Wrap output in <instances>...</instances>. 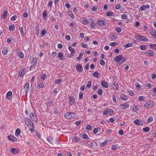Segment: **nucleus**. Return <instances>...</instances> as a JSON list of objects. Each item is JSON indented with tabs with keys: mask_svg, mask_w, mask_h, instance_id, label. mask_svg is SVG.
I'll use <instances>...</instances> for the list:
<instances>
[{
	"mask_svg": "<svg viewBox=\"0 0 156 156\" xmlns=\"http://www.w3.org/2000/svg\"><path fill=\"white\" fill-rule=\"evenodd\" d=\"M24 121L26 125L29 129L32 132L35 131V127L33 122L29 118L26 117L24 118Z\"/></svg>",
	"mask_w": 156,
	"mask_h": 156,
	"instance_id": "1",
	"label": "nucleus"
},
{
	"mask_svg": "<svg viewBox=\"0 0 156 156\" xmlns=\"http://www.w3.org/2000/svg\"><path fill=\"white\" fill-rule=\"evenodd\" d=\"M135 38L137 40L141 42H146L148 41V39L146 37L144 36L135 35Z\"/></svg>",
	"mask_w": 156,
	"mask_h": 156,
	"instance_id": "2",
	"label": "nucleus"
},
{
	"mask_svg": "<svg viewBox=\"0 0 156 156\" xmlns=\"http://www.w3.org/2000/svg\"><path fill=\"white\" fill-rule=\"evenodd\" d=\"M76 115V114L74 113L67 112L65 114L64 117L66 119H71L75 118Z\"/></svg>",
	"mask_w": 156,
	"mask_h": 156,
	"instance_id": "3",
	"label": "nucleus"
},
{
	"mask_svg": "<svg viewBox=\"0 0 156 156\" xmlns=\"http://www.w3.org/2000/svg\"><path fill=\"white\" fill-rule=\"evenodd\" d=\"M155 105V103L153 101H148L144 105V107L146 108H149L154 106Z\"/></svg>",
	"mask_w": 156,
	"mask_h": 156,
	"instance_id": "4",
	"label": "nucleus"
},
{
	"mask_svg": "<svg viewBox=\"0 0 156 156\" xmlns=\"http://www.w3.org/2000/svg\"><path fill=\"white\" fill-rule=\"evenodd\" d=\"M37 63V59L36 58H34L32 60L31 65L30 66V70L34 69Z\"/></svg>",
	"mask_w": 156,
	"mask_h": 156,
	"instance_id": "5",
	"label": "nucleus"
},
{
	"mask_svg": "<svg viewBox=\"0 0 156 156\" xmlns=\"http://www.w3.org/2000/svg\"><path fill=\"white\" fill-rule=\"evenodd\" d=\"M30 119L33 121L37 122L38 119L35 114L34 113H31L30 114Z\"/></svg>",
	"mask_w": 156,
	"mask_h": 156,
	"instance_id": "6",
	"label": "nucleus"
},
{
	"mask_svg": "<svg viewBox=\"0 0 156 156\" xmlns=\"http://www.w3.org/2000/svg\"><path fill=\"white\" fill-rule=\"evenodd\" d=\"M129 107V105L126 103L121 104L119 106V107L122 110L128 108Z\"/></svg>",
	"mask_w": 156,
	"mask_h": 156,
	"instance_id": "7",
	"label": "nucleus"
},
{
	"mask_svg": "<svg viewBox=\"0 0 156 156\" xmlns=\"http://www.w3.org/2000/svg\"><path fill=\"white\" fill-rule=\"evenodd\" d=\"M114 113L113 110L111 109H108L105 110L103 112V114L106 115L107 114H112Z\"/></svg>",
	"mask_w": 156,
	"mask_h": 156,
	"instance_id": "8",
	"label": "nucleus"
},
{
	"mask_svg": "<svg viewBox=\"0 0 156 156\" xmlns=\"http://www.w3.org/2000/svg\"><path fill=\"white\" fill-rule=\"evenodd\" d=\"M24 89L25 90V94H27L29 92L30 89V84L29 83H26L24 87Z\"/></svg>",
	"mask_w": 156,
	"mask_h": 156,
	"instance_id": "9",
	"label": "nucleus"
},
{
	"mask_svg": "<svg viewBox=\"0 0 156 156\" xmlns=\"http://www.w3.org/2000/svg\"><path fill=\"white\" fill-rule=\"evenodd\" d=\"M98 24L100 26H104L105 25L107 22L105 20H99L98 21Z\"/></svg>",
	"mask_w": 156,
	"mask_h": 156,
	"instance_id": "10",
	"label": "nucleus"
},
{
	"mask_svg": "<svg viewBox=\"0 0 156 156\" xmlns=\"http://www.w3.org/2000/svg\"><path fill=\"white\" fill-rule=\"evenodd\" d=\"M134 122V124L137 125L141 126L143 124V121L138 119L135 120Z\"/></svg>",
	"mask_w": 156,
	"mask_h": 156,
	"instance_id": "11",
	"label": "nucleus"
},
{
	"mask_svg": "<svg viewBox=\"0 0 156 156\" xmlns=\"http://www.w3.org/2000/svg\"><path fill=\"white\" fill-rule=\"evenodd\" d=\"M80 22L82 23L84 25H86L89 23V20H87L84 17L81 19Z\"/></svg>",
	"mask_w": 156,
	"mask_h": 156,
	"instance_id": "12",
	"label": "nucleus"
},
{
	"mask_svg": "<svg viewBox=\"0 0 156 156\" xmlns=\"http://www.w3.org/2000/svg\"><path fill=\"white\" fill-rule=\"evenodd\" d=\"M68 99L69 100V104L70 105H72L75 103V99L72 97L69 96L68 97Z\"/></svg>",
	"mask_w": 156,
	"mask_h": 156,
	"instance_id": "13",
	"label": "nucleus"
},
{
	"mask_svg": "<svg viewBox=\"0 0 156 156\" xmlns=\"http://www.w3.org/2000/svg\"><path fill=\"white\" fill-rule=\"evenodd\" d=\"M89 23H90V26L91 28L94 27L96 25V23H95L94 20L92 19H89Z\"/></svg>",
	"mask_w": 156,
	"mask_h": 156,
	"instance_id": "14",
	"label": "nucleus"
},
{
	"mask_svg": "<svg viewBox=\"0 0 156 156\" xmlns=\"http://www.w3.org/2000/svg\"><path fill=\"white\" fill-rule=\"evenodd\" d=\"M69 50L71 52V55L68 57L71 58L72 57V55H73L75 53V50L71 46H69L68 48Z\"/></svg>",
	"mask_w": 156,
	"mask_h": 156,
	"instance_id": "15",
	"label": "nucleus"
},
{
	"mask_svg": "<svg viewBox=\"0 0 156 156\" xmlns=\"http://www.w3.org/2000/svg\"><path fill=\"white\" fill-rule=\"evenodd\" d=\"M122 58L123 56L122 55H120L116 56L114 58V60L116 62H119L122 60Z\"/></svg>",
	"mask_w": 156,
	"mask_h": 156,
	"instance_id": "16",
	"label": "nucleus"
},
{
	"mask_svg": "<svg viewBox=\"0 0 156 156\" xmlns=\"http://www.w3.org/2000/svg\"><path fill=\"white\" fill-rule=\"evenodd\" d=\"M12 93L11 91H8L6 94V98L7 99L9 100L12 98Z\"/></svg>",
	"mask_w": 156,
	"mask_h": 156,
	"instance_id": "17",
	"label": "nucleus"
},
{
	"mask_svg": "<svg viewBox=\"0 0 156 156\" xmlns=\"http://www.w3.org/2000/svg\"><path fill=\"white\" fill-rule=\"evenodd\" d=\"M150 8V5L149 4H147L146 5H143L140 8V10L141 11L145 10L146 9H148Z\"/></svg>",
	"mask_w": 156,
	"mask_h": 156,
	"instance_id": "18",
	"label": "nucleus"
},
{
	"mask_svg": "<svg viewBox=\"0 0 156 156\" xmlns=\"http://www.w3.org/2000/svg\"><path fill=\"white\" fill-rule=\"evenodd\" d=\"M88 145L91 148H94L97 146V144L96 142H90L88 144Z\"/></svg>",
	"mask_w": 156,
	"mask_h": 156,
	"instance_id": "19",
	"label": "nucleus"
},
{
	"mask_svg": "<svg viewBox=\"0 0 156 156\" xmlns=\"http://www.w3.org/2000/svg\"><path fill=\"white\" fill-rule=\"evenodd\" d=\"M76 70L79 72H82L83 70L82 66L80 64L77 65L76 67Z\"/></svg>",
	"mask_w": 156,
	"mask_h": 156,
	"instance_id": "20",
	"label": "nucleus"
},
{
	"mask_svg": "<svg viewBox=\"0 0 156 156\" xmlns=\"http://www.w3.org/2000/svg\"><path fill=\"white\" fill-rule=\"evenodd\" d=\"M8 139L11 141L14 142L17 141V139L13 136L9 135L8 136Z\"/></svg>",
	"mask_w": 156,
	"mask_h": 156,
	"instance_id": "21",
	"label": "nucleus"
},
{
	"mask_svg": "<svg viewBox=\"0 0 156 156\" xmlns=\"http://www.w3.org/2000/svg\"><path fill=\"white\" fill-rule=\"evenodd\" d=\"M2 52L3 55H6L8 52V48L7 47L3 48L2 49Z\"/></svg>",
	"mask_w": 156,
	"mask_h": 156,
	"instance_id": "22",
	"label": "nucleus"
},
{
	"mask_svg": "<svg viewBox=\"0 0 156 156\" xmlns=\"http://www.w3.org/2000/svg\"><path fill=\"white\" fill-rule=\"evenodd\" d=\"M112 87L113 89L118 90L119 89V86L117 83L115 82H112Z\"/></svg>",
	"mask_w": 156,
	"mask_h": 156,
	"instance_id": "23",
	"label": "nucleus"
},
{
	"mask_svg": "<svg viewBox=\"0 0 156 156\" xmlns=\"http://www.w3.org/2000/svg\"><path fill=\"white\" fill-rule=\"evenodd\" d=\"M81 137L83 139H87L89 138V137L85 133H81L80 134Z\"/></svg>",
	"mask_w": 156,
	"mask_h": 156,
	"instance_id": "24",
	"label": "nucleus"
},
{
	"mask_svg": "<svg viewBox=\"0 0 156 156\" xmlns=\"http://www.w3.org/2000/svg\"><path fill=\"white\" fill-rule=\"evenodd\" d=\"M120 98L124 101H126L128 99V97L124 94H122L120 95Z\"/></svg>",
	"mask_w": 156,
	"mask_h": 156,
	"instance_id": "25",
	"label": "nucleus"
},
{
	"mask_svg": "<svg viewBox=\"0 0 156 156\" xmlns=\"http://www.w3.org/2000/svg\"><path fill=\"white\" fill-rule=\"evenodd\" d=\"M58 57L60 60H62L64 59V57L62 52L58 53Z\"/></svg>",
	"mask_w": 156,
	"mask_h": 156,
	"instance_id": "26",
	"label": "nucleus"
},
{
	"mask_svg": "<svg viewBox=\"0 0 156 156\" xmlns=\"http://www.w3.org/2000/svg\"><path fill=\"white\" fill-rule=\"evenodd\" d=\"M8 11L7 9H5L3 14L1 16V17L3 19H4L6 18L7 15Z\"/></svg>",
	"mask_w": 156,
	"mask_h": 156,
	"instance_id": "27",
	"label": "nucleus"
},
{
	"mask_svg": "<svg viewBox=\"0 0 156 156\" xmlns=\"http://www.w3.org/2000/svg\"><path fill=\"white\" fill-rule=\"evenodd\" d=\"M21 133V130L19 128L16 129L15 132V136L16 137L18 136Z\"/></svg>",
	"mask_w": 156,
	"mask_h": 156,
	"instance_id": "28",
	"label": "nucleus"
},
{
	"mask_svg": "<svg viewBox=\"0 0 156 156\" xmlns=\"http://www.w3.org/2000/svg\"><path fill=\"white\" fill-rule=\"evenodd\" d=\"M80 141V140L76 136L73 137L72 139V142L73 143H77Z\"/></svg>",
	"mask_w": 156,
	"mask_h": 156,
	"instance_id": "29",
	"label": "nucleus"
},
{
	"mask_svg": "<svg viewBox=\"0 0 156 156\" xmlns=\"http://www.w3.org/2000/svg\"><path fill=\"white\" fill-rule=\"evenodd\" d=\"M101 85L104 87L107 88L108 87V84L105 81H102L101 83Z\"/></svg>",
	"mask_w": 156,
	"mask_h": 156,
	"instance_id": "30",
	"label": "nucleus"
},
{
	"mask_svg": "<svg viewBox=\"0 0 156 156\" xmlns=\"http://www.w3.org/2000/svg\"><path fill=\"white\" fill-rule=\"evenodd\" d=\"M150 33L154 37L156 38V31L155 30H151Z\"/></svg>",
	"mask_w": 156,
	"mask_h": 156,
	"instance_id": "31",
	"label": "nucleus"
},
{
	"mask_svg": "<svg viewBox=\"0 0 156 156\" xmlns=\"http://www.w3.org/2000/svg\"><path fill=\"white\" fill-rule=\"evenodd\" d=\"M108 141L107 140H105L104 142L100 143V146L101 147H103L107 145Z\"/></svg>",
	"mask_w": 156,
	"mask_h": 156,
	"instance_id": "32",
	"label": "nucleus"
},
{
	"mask_svg": "<svg viewBox=\"0 0 156 156\" xmlns=\"http://www.w3.org/2000/svg\"><path fill=\"white\" fill-rule=\"evenodd\" d=\"M133 44L132 43H128L124 45L125 48H127L129 47H132L133 46Z\"/></svg>",
	"mask_w": 156,
	"mask_h": 156,
	"instance_id": "33",
	"label": "nucleus"
},
{
	"mask_svg": "<svg viewBox=\"0 0 156 156\" xmlns=\"http://www.w3.org/2000/svg\"><path fill=\"white\" fill-rule=\"evenodd\" d=\"M47 140L50 143L52 144L53 142L52 138L50 136L48 137L47 138Z\"/></svg>",
	"mask_w": 156,
	"mask_h": 156,
	"instance_id": "34",
	"label": "nucleus"
},
{
	"mask_svg": "<svg viewBox=\"0 0 156 156\" xmlns=\"http://www.w3.org/2000/svg\"><path fill=\"white\" fill-rule=\"evenodd\" d=\"M25 73V69H23L20 72L19 75L20 76H23Z\"/></svg>",
	"mask_w": 156,
	"mask_h": 156,
	"instance_id": "35",
	"label": "nucleus"
},
{
	"mask_svg": "<svg viewBox=\"0 0 156 156\" xmlns=\"http://www.w3.org/2000/svg\"><path fill=\"white\" fill-rule=\"evenodd\" d=\"M17 56L21 58H23L24 57V55L21 51H19L18 53Z\"/></svg>",
	"mask_w": 156,
	"mask_h": 156,
	"instance_id": "36",
	"label": "nucleus"
},
{
	"mask_svg": "<svg viewBox=\"0 0 156 156\" xmlns=\"http://www.w3.org/2000/svg\"><path fill=\"white\" fill-rule=\"evenodd\" d=\"M11 151L13 154H15L18 153V150L16 149L11 148Z\"/></svg>",
	"mask_w": 156,
	"mask_h": 156,
	"instance_id": "37",
	"label": "nucleus"
},
{
	"mask_svg": "<svg viewBox=\"0 0 156 156\" xmlns=\"http://www.w3.org/2000/svg\"><path fill=\"white\" fill-rule=\"evenodd\" d=\"M19 29L20 30L21 35L22 37H23L24 36V33L23 28L22 27H20Z\"/></svg>",
	"mask_w": 156,
	"mask_h": 156,
	"instance_id": "38",
	"label": "nucleus"
},
{
	"mask_svg": "<svg viewBox=\"0 0 156 156\" xmlns=\"http://www.w3.org/2000/svg\"><path fill=\"white\" fill-rule=\"evenodd\" d=\"M47 33V31L44 29L43 30L41 31V35L43 37Z\"/></svg>",
	"mask_w": 156,
	"mask_h": 156,
	"instance_id": "39",
	"label": "nucleus"
},
{
	"mask_svg": "<svg viewBox=\"0 0 156 156\" xmlns=\"http://www.w3.org/2000/svg\"><path fill=\"white\" fill-rule=\"evenodd\" d=\"M146 53L147 55H149L150 56H153V53L152 51L147 50L146 51Z\"/></svg>",
	"mask_w": 156,
	"mask_h": 156,
	"instance_id": "40",
	"label": "nucleus"
},
{
	"mask_svg": "<svg viewBox=\"0 0 156 156\" xmlns=\"http://www.w3.org/2000/svg\"><path fill=\"white\" fill-rule=\"evenodd\" d=\"M140 49L142 50H145L147 49V47L146 45H143L142 46H141L140 47Z\"/></svg>",
	"mask_w": 156,
	"mask_h": 156,
	"instance_id": "41",
	"label": "nucleus"
},
{
	"mask_svg": "<svg viewBox=\"0 0 156 156\" xmlns=\"http://www.w3.org/2000/svg\"><path fill=\"white\" fill-rule=\"evenodd\" d=\"M69 16L72 19H74L75 18L74 16L71 11H69L68 12Z\"/></svg>",
	"mask_w": 156,
	"mask_h": 156,
	"instance_id": "42",
	"label": "nucleus"
},
{
	"mask_svg": "<svg viewBox=\"0 0 156 156\" xmlns=\"http://www.w3.org/2000/svg\"><path fill=\"white\" fill-rule=\"evenodd\" d=\"M138 109V108L137 106H135L134 105L132 108V111L134 112H136Z\"/></svg>",
	"mask_w": 156,
	"mask_h": 156,
	"instance_id": "43",
	"label": "nucleus"
},
{
	"mask_svg": "<svg viewBox=\"0 0 156 156\" xmlns=\"http://www.w3.org/2000/svg\"><path fill=\"white\" fill-rule=\"evenodd\" d=\"M9 30L11 31H13L15 29V26L14 25H12L9 26Z\"/></svg>",
	"mask_w": 156,
	"mask_h": 156,
	"instance_id": "44",
	"label": "nucleus"
},
{
	"mask_svg": "<svg viewBox=\"0 0 156 156\" xmlns=\"http://www.w3.org/2000/svg\"><path fill=\"white\" fill-rule=\"evenodd\" d=\"M135 84L136 86V87L137 89H140V85L138 82H136Z\"/></svg>",
	"mask_w": 156,
	"mask_h": 156,
	"instance_id": "45",
	"label": "nucleus"
},
{
	"mask_svg": "<svg viewBox=\"0 0 156 156\" xmlns=\"http://www.w3.org/2000/svg\"><path fill=\"white\" fill-rule=\"evenodd\" d=\"M93 76L98 78L100 77L99 73L98 72H95L93 74Z\"/></svg>",
	"mask_w": 156,
	"mask_h": 156,
	"instance_id": "46",
	"label": "nucleus"
},
{
	"mask_svg": "<svg viewBox=\"0 0 156 156\" xmlns=\"http://www.w3.org/2000/svg\"><path fill=\"white\" fill-rule=\"evenodd\" d=\"M91 86V81H88L87 84V87L88 88H90Z\"/></svg>",
	"mask_w": 156,
	"mask_h": 156,
	"instance_id": "47",
	"label": "nucleus"
},
{
	"mask_svg": "<svg viewBox=\"0 0 156 156\" xmlns=\"http://www.w3.org/2000/svg\"><path fill=\"white\" fill-rule=\"evenodd\" d=\"M153 120V118L151 116L147 120V122L148 123H149L152 121Z\"/></svg>",
	"mask_w": 156,
	"mask_h": 156,
	"instance_id": "48",
	"label": "nucleus"
},
{
	"mask_svg": "<svg viewBox=\"0 0 156 156\" xmlns=\"http://www.w3.org/2000/svg\"><path fill=\"white\" fill-rule=\"evenodd\" d=\"M83 53L82 52H81L79 54V56L77 58V59L78 60H80L82 56L83 55Z\"/></svg>",
	"mask_w": 156,
	"mask_h": 156,
	"instance_id": "49",
	"label": "nucleus"
},
{
	"mask_svg": "<svg viewBox=\"0 0 156 156\" xmlns=\"http://www.w3.org/2000/svg\"><path fill=\"white\" fill-rule=\"evenodd\" d=\"M150 128L148 127H146L143 128V130L144 132H148L150 130Z\"/></svg>",
	"mask_w": 156,
	"mask_h": 156,
	"instance_id": "50",
	"label": "nucleus"
},
{
	"mask_svg": "<svg viewBox=\"0 0 156 156\" xmlns=\"http://www.w3.org/2000/svg\"><path fill=\"white\" fill-rule=\"evenodd\" d=\"M47 12L45 10H44L43 13V19H45L46 17Z\"/></svg>",
	"mask_w": 156,
	"mask_h": 156,
	"instance_id": "51",
	"label": "nucleus"
},
{
	"mask_svg": "<svg viewBox=\"0 0 156 156\" xmlns=\"http://www.w3.org/2000/svg\"><path fill=\"white\" fill-rule=\"evenodd\" d=\"M121 7V5L120 4H116L115 6V9H120Z\"/></svg>",
	"mask_w": 156,
	"mask_h": 156,
	"instance_id": "52",
	"label": "nucleus"
},
{
	"mask_svg": "<svg viewBox=\"0 0 156 156\" xmlns=\"http://www.w3.org/2000/svg\"><path fill=\"white\" fill-rule=\"evenodd\" d=\"M17 18V16L16 15L13 16L11 18V20L12 21L15 20Z\"/></svg>",
	"mask_w": 156,
	"mask_h": 156,
	"instance_id": "53",
	"label": "nucleus"
},
{
	"mask_svg": "<svg viewBox=\"0 0 156 156\" xmlns=\"http://www.w3.org/2000/svg\"><path fill=\"white\" fill-rule=\"evenodd\" d=\"M128 94L131 96H133L134 95V93L133 92V91L132 90H128Z\"/></svg>",
	"mask_w": 156,
	"mask_h": 156,
	"instance_id": "54",
	"label": "nucleus"
},
{
	"mask_svg": "<svg viewBox=\"0 0 156 156\" xmlns=\"http://www.w3.org/2000/svg\"><path fill=\"white\" fill-rule=\"evenodd\" d=\"M62 82V80L61 79H60L58 80H55V84H58L60 83H61Z\"/></svg>",
	"mask_w": 156,
	"mask_h": 156,
	"instance_id": "55",
	"label": "nucleus"
},
{
	"mask_svg": "<svg viewBox=\"0 0 156 156\" xmlns=\"http://www.w3.org/2000/svg\"><path fill=\"white\" fill-rule=\"evenodd\" d=\"M122 18L123 19L126 20L128 18L127 15L125 14H123L122 15Z\"/></svg>",
	"mask_w": 156,
	"mask_h": 156,
	"instance_id": "56",
	"label": "nucleus"
},
{
	"mask_svg": "<svg viewBox=\"0 0 156 156\" xmlns=\"http://www.w3.org/2000/svg\"><path fill=\"white\" fill-rule=\"evenodd\" d=\"M44 86V83H39L38 84L37 87L39 88L42 87Z\"/></svg>",
	"mask_w": 156,
	"mask_h": 156,
	"instance_id": "57",
	"label": "nucleus"
},
{
	"mask_svg": "<svg viewBox=\"0 0 156 156\" xmlns=\"http://www.w3.org/2000/svg\"><path fill=\"white\" fill-rule=\"evenodd\" d=\"M113 15V13L112 12H108L106 13V15L108 16H112Z\"/></svg>",
	"mask_w": 156,
	"mask_h": 156,
	"instance_id": "58",
	"label": "nucleus"
},
{
	"mask_svg": "<svg viewBox=\"0 0 156 156\" xmlns=\"http://www.w3.org/2000/svg\"><path fill=\"white\" fill-rule=\"evenodd\" d=\"M145 99V97L143 96H140L138 97V100L140 101H143Z\"/></svg>",
	"mask_w": 156,
	"mask_h": 156,
	"instance_id": "59",
	"label": "nucleus"
},
{
	"mask_svg": "<svg viewBox=\"0 0 156 156\" xmlns=\"http://www.w3.org/2000/svg\"><path fill=\"white\" fill-rule=\"evenodd\" d=\"M150 47L151 48L154 49L156 50V44H151Z\"/></svg>",
	"mask_w": 156,
	"mask_h": 156,
	"instance_id": "60",
	"label": "nucleus"
},
{
	"mask_svg": "<svg viewBox=\"0 0 156 156\" xmlns=\"http://www.w3.org/2000/svg\"><path fill=\"white\" fill-rule=\"evenodd\" d=\"M117 45L116 42H111L110 43V45L112 47H114Z\"/></svg>",
	"mask_w": 156,
	"mask_h": 156,
	"instance_id": "61",
	"label": "nucleus"
},
{
	"mask_svg": "<svg viewBox=\"0 0 156 156\" xmlns=\"http://www.w3.org/2000/svg\"><path fill=\"white\" fill-rule=\"evenodd\" d=\"M145 84L147 87H149L150 88L152 87L151 84V83H146Z\"/></svg>",
	"mask_w": 156,
	"mask_h": 156,
	"instance_id": "62",
	"label": "nucleus"
},
{
	"mask_svg": "<svg viewBox=\"0 0 156 156\" xmlns=\"http://www.w3.org/2000/svg\"><path fill=\"white\" fill-rule=\"evenodd\" d=\"M83 93L82 92H80L79 94V97L80 99H82L83 98Z\"/></svg>",
	"mask_w": 156,
	"mask_h": 156,
	"instance_id": "63",
	"label": "nucleus"
},
{
	"mask_svg": "<svg viewBox=\"0 0 156 156\" xmlns=\"http://www.w3.org/2000/svg\"><path fill=\"white\" fill-rule=\"evenodd\" d=\"M52 2L51 1H50L49 2L48 4V6L50 7L51 8L52 6Z\"/></svg>",
	"mask_w": 156,
	"mask_h": 156,
	"instance_id": "64",
	"label": "nucleus"
}]
</instances>
